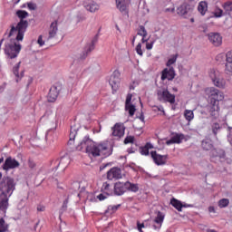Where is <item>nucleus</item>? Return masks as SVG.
Wrapping results in <instances>:
<instances>
[{"instance_id": "nucleus-29", "label": "nucleus", "mask_w": 232, "mask_h": 232, "mask_svg": "<svg viewBox=\"0 0 232 232\" xmlns=\"http://www.w3.org/2000/svg\"><path fill=\"white\" fill-rule=\"evenodd\" d=\"M184 117L188 122H191L193 119H195V113H193V111L191 110H185L184 111Z\"/></svg>"}, {"instance_id": "nucleus-5", "label": "nucleus", "mask_w": 232, "mask_h": 232, "mask_svg": "<svg viewBox=\"0 0 232 232\" xmlns=\"http://www.w3.org/2000/svg\"><path fill=\"white\" fill-rule=\"evenodd\" d=\"M158 101L161 102H169L175 104V94H171L168 89H160L157 92Z\"/></svg>"}, {"instance_id": "nucleus-8", "label": "nucleus", "mask_w": 232, "mask_h": 232, "mask_svg": "<svg viewBox=\"0 0 232 232\" xmlns=\"http://www.w3.org/2000/svg\"><path fill=\"white\" fill-rule=\"evenodd\" d=\"M150 156L156 166H165L168 162V155H160L157 151L152 150L150 151Z\"/></svg>"}, {"instance_id": "nucleus-34", "label": "nucleus", "mask_w": 232, "mask_h": 232, "mask_svg": "<svg viewBox=\"0 0 232 232\" xmlns=\"http://www.w3.org/2000/svg\"><path fill=\"white\" fill-rule=\"evenodd\" d=\"M177 59H179V54L172 55L167 62L166 66L169 68H171L172 64H175L177 63Z\"/></svg>"}, {"instance_id": "nucleus-27", "label": "nucleus", "mask_w": 232, "mask_h": 232, "mask_svg": "<svg viewBox=\"0 0 232 232\" xmlns=\"http://www.w3.org/2000/svg\"><path fill=\"white\" fill-rule=\"evenodd\" d=\"M150 150H153V144L146 143L144 147L140 148V153L141 155H150Z\"/></svg>"}, {"instance_id": "nucleus-63", "label": "nucleus", "mask_w": 232, "mask_h": 232, "mask_svg": "<svg viewBox=\"0 0 232 232\" xmlns=\"http://www.w3.org/2000/svg\"><path fill=\"white\" fill-rule=\"evenodd\" d=\"M207 232H217L215 229H208Z\"/></svg>"}, {"instance_id": "nucleus-43", "label": "nucleus", "mask_w": 232, "mask_h": 232, "mask_svg": "<svg viewBox=\"0 0 232 232\" xmlns=\"http://www.w3.org/2000/svg\"><path fill=\"white\" fill-rule=\"evenodd\" d=\"M136 53H138V55L142 57V55H143V53H142V44H138V45L136 46Z\"/></svg>"}, {"instance_id": "nucleus-58", "label": "nucleus", "mask_w": 232, "mask_h": 232, "mask_svg": "<svg viewBox=\"0 0 232 232\" xmlns=\"http://www.w3.org/2000/svg\"><path fill=\"white\" fill-rule=\"evenodd\" d=\"M23 77H24V71H22V72H20L18 80H19V79H23Z\"/></svg>"}, {"instance_id": "nucleus-51", "label": "nucleus", "mask_w": 232, "mask_h": 232, "mask_svg": "<svg viewBox=\"0 0 232 232\" xmlns=\"http://www.w3.org/2000/svg\"><path fill=\"white\" fill-rule=\"evenodd\" d=\"M144 227H146V223L137 222V229H142Z\"/></svg>"}, {"instance_id": "nucleus-59", "label": "nucleus", "mask_w": 232, "mask_h": 232, "mask_svg": "<svg viewBox=\"0 0 232 232\" xmlns=\"http://www.w3.org/2000/svg\"><path fill=\"white\" fill-rule=\"evenodd\" d=\"M141 43H146V44H147V43H148V39H146V37H142V39H141Z\"/></svg>"}, {"instance_id": "nucleus-7", "label": "nucleus", "mask_w": 232, "mask_h": 232, "mask_svg": "<svg viewBox=\"0 0 232 232\" xmlns=\"http://www.w3.org/2000/svg\"><path fill=\"white\" fill-rule=\"evenodd\" d=\"M109 84L112 89V92H117L119 86H121V72L117 70L113 72L109 80Z\"/></svg>"}, {"instance_id": "nucleus-54", "label": "nucleus", "mask_w": 232, "mask_h": 232, "mask_svg": "<svg viewBox=\"0 0 232 232\" xmlns=\"http://www.w3.org/2000/svg\"><path fill=\"white\" fill-rule=\"evenodd\" d=\"M225 72H227V73H229L230 75H232V65L225 68Z\"/></svg>"}, {"instance_id": "nucleus-61", "label": "nucleus", "mask_w": 232, "mask_h": 232, "mask_svg": "<svg viewBox=\"0 0 232 232\" xmlns=\"http://www.w3.org/2000/svg\"><path fill=\"white\" fill-rule=\"evenodd\" d=\"M129 153H135V150L133 149H128Z\"/></svg>"}, {"instance_id": "nucleus-48", "label": "nucleus", "mask_w": 232, "mask_h": 232, "mask_svg": "<svg viewBox=\"0 0 232 232\" xmlns=\"http://www.w3.org/2000/svg\"><path fill=\"white\" fill-rule=\"evenodd\" d=\"M110 189V183L104 182L102 186V191H108Z\"/></svg>"}, {"instance_id": "nucleus-20", "label": "nucleus", "mask_w": 232, "mask_h": 232, "mask_svg": "<svg viewBox=\"0 0 232 232\" xmlns=\"http://www.w3.org/2000/svg\"><path fill=\"white\" fill-rule=\"evenodd\" d=\"M201 148L204 151H211L213 150V140L209 138H206L201 141Z\"/></svg>"}, {"instance_id": "nucleus-57", "label": "nucleus", "mask_w": 232, "mask_h": 232, "mask_svg": "<svg viewBox=\"0 0 232 232\" xmlns=\"http://www.w3.org/2000/svg\"><path fill=\"white\" fill-rule=\"evenodd\" d=\"M44 209H45L44 206L39 205V206L37 207V211H44Z\"/></svg>"}, {"instance_id": "nucleus-17", "label": "nucleus", "mask_w": 232, "mask_h": 232, "mask_svg": "<svg viewBox=\"0 0 232 232\" xmlns=\"http://www.w3.org/2000/svg\"><path fill=\"white\" fill-rule=\"evenodd\" d=\"M112 135L113 137H123L124 136V125L121 123H116L112 127Z\"/></svg>"}, {"instance_id": "nucleus-31", "label": "nucleus", "mask_w": 232, "mask_h": 232, "mask_svg": "<svg viewBox=\"0 0 232 232\" xmlns=\"http://www.w3.org/2000/svg\"><path fill=\"white\" fill-rule=\"evenodd\" d=\"M19 68H21V62H18L14 67H13V73L16 77V82H19Z\"/></svg>"}, {"instance_id": "nucleus-1", "label": "nucleus", "mask_w": 232, "mask_h": 232, "mask_svg": "<svg viewBox=\"0 0 232 232\" xmlns=\"http://www.w3.org/2000/svg\"><path fill=\"white\" fill-rule=\"evenodd\" d=\"M76 150L78 151L84 150L89 157H110L112 153L111 148L108 147L107 142L95 143L90 139V136H85L78 144Z\"/></svg>"}, {"instance_id": "nucleus-24", "label": "nucleus", "mask_w": 232, "mask_h": 232, "mask_svg": "<svg viewBox=\"0 0 232 232\" xmlns=\"http://www.w3.org/2000/svg\"><path fill=\"white\" fill-rule=\"evenodd\" d=\"M117 8L120 10V12L125 13L128 10V1L126 0H116Z\"/></svg>"}, {"instance_id": "nucleus-21", "label": "nucleus", "mask_w": 232, "mask_h": 232, "mask_svg": "<svg viewBox=\"0 0 232 232\" xmlns=\"http://www.w3.org/2000/svg\"><path fill=\"white\" fill-rule=\"evenodd\" d=\"M188 10H189V5L183 4L178 7L177 14L178 15H180L181 17L186 18L187 17L186 15H188Z\"/></svg>"}, {"instance_id": "nucleus-23", "label": "nucleus", "mask_w": 232, "mask_h": 232, "mask_svg": "<svg viewBox=\"0 0 232 232\" xmlns=\"http://www.w3.org/2000/svg\"><path fill=\"white\" fill-rule=\"evenodd\" d=\"M84 7L88 12H91L92 14L97 12L99 10V5L95 3L94 1H90L88 4L84 5Z\"/></svg>"}, {"instance_id": "nucleus-52", "label": "nucleus", "mask_w": 232, "mask_h": 232, "mask_svg": "<svg viewBox=\"0 0 232 232\" xmlns=\"http://www.w3.org/2000/svg\"><path fill=\"white\" fill-rule=\"evenodd\" d=\"M153 44H155V42L147 43V44H146V48H147V50H152Z\"/></svg>"}, {"instance_id": "nucleus-18", "label": "nucleus", "mask_w": 232, "mask_h": 232, "mask_svg": "<svg viewBox=\"0 0 232 232\" xmlns=\"http://www.w3.org/2000/svg\"><path fill=\"white\" fill-rule=\"evenodd\" d=\"M97 41H99V36H94L90 45L86 47V49L83 52V58L88 57V53H92L93 50H95V44H97Z\"/></svg>"}, {"instance_id": "nucleus-56", "label": "nucleus", "mask_w": 232, "mask_h": 232, "mask_svg": "<svg viewBox=\"0 0 232 232\" xmlns=\"http://www.w3.org/2000/svg\"><path fill=\"white\" fill-rule=\"evenodd\" d=\"M165 12H171L172 14H174L175 13V7L166 8Z\"/></svg>"}, {"instance_id": "nucleus-62", "label": "nucleus", "mask_w": 232, "mask_h": 232, "mask_svg": "<svg viewBox=\"0 0 232 232\" xmlns=\"http://www.w3.org/2000/svg\"><path fill=\"white\" fill-rule=\"evenodd\" d=\"M228 139H232V129L230 130V132L228 134Z\"/></svg>"}, {"instance_id": "nucleus-64", "label": "nucleus", "mask_w": 232, "mask_h": 232, "mask_svg": "<svg viewBox=\"0 0 232 232\" xmlns=\"http://www.w3.org/2000/svg\"><path fill=\"white\" fill-rule=\"evenodd\" d=\"M37 226H39V221L37 223H35L34 229H37Z\"/></svg>"}, {"instance_id": "nucleus-26", "label": "nucleus", "mask_w": 232, "mask_h": 232, "mask_svg": "<svg viewBox=\"0 0 232 232\" xmlns=\"http://www.w3.org/2000/svg\"><path fill=\"white\" fill-rule=\"evenodd\" d=\"M170 204L171 206H173V208H175V209H177L178 211H182V208H184V205H182V202H180V200L173 198L170 200Z\"/></svg>"}, {"instance_id": "nucleus-60", "label": "nucleus", "mask_w": 232, "mask_h": 232, "mask_svg": "<svg viewBox=\"0 0 232 232\" xmlns=\"http://www.w3.org/2000/svg\"><path fill=\"white\" fill-rule=\"evenodd\" d=\"M140 120L141 121V122H144V114H141V115L140 116Z\"/></svg>"}, {"instance_id": "nucleus-11", "label": "nucleus", "mask_w": 232, "mask_h": 232, "mask_svg": "<svg viewBox=\"0 0 232 232\" xmlns=\"http://www.w3.org/2000/svg\"><path fill=\"white\" fill-rule=\"evenodd\" d=\"M173 81L175 79V69L173 67L165 68L161 72V81Z\"/></svg>"}, {"instance_id": "nucleus-53", "label": "nucleus", "mask_w": 232, "mask_h": 232, "mask_svg": "<svg viewBox=\"0 0 232 232\" xmlns=\"http://www.w3.org/2000/svg\"><path fill=\"white\" fill-rule=\"evenodd\" d=\"M143 224H145V227H148V226H151V224H153V221L151 222L150 219H147L143 222Z\"/></svg>"}, {"instance_id": "nucleus-50", "label": "nucleus", "mask_w": 232, "mask_h": 232, "mask_svg": "<svg viewBox=\"0 0 232 232\" xmlns=\"http://www.w3.org/2000/svg\"><path fill=\"white\" fill-rule=\"evenodd\" d=\"M37 43L40 46H44V41L43 40V35H39Z\"/></svg>"}, {"instance_id": "nucleus-16", "label": "nucleus", "mask_w": 232, "mask_h": 232, "mask_svg": "<svg viewBox=\"0 0 232 232\" xmlns=\"http://www.w3.org/2000/svg\"><path fill=\"white\" fill-rule=\"evenodd\" d=\"M77 131H79V126L71 125V131L69 134L68 145L72 146L75 143V137L77 136Z\"/></svg>"}, {"instance_id": "nucleus-46", "label": "nucleus", "mask_w": 232, "mask_h": 232, "mask_svg": "<svg viewBox=\"0 0 232 232\" xmlns=\"http://www.w3.org/2000/svg\"><path fill=\"white\" fill-rule=\"evenodd\" d=\"M27 7L29 10H37V4L29 2V3H27Z\"/></svg>"}, {"instance_id": "nucleus-33", "label": "nucleus", "mask_w": 232, "mask_h": 232, "mask_svg": "<svg viewBox=\"0 0 232 232\" xmlns=\"http://www.w3.org/2000/svg\"><path fill=\"white\" fill-rule=\"evenodd\" d=\"M16 15L17 17H19V19H21V21H24V19H26V17H28V12L24 11V10H18L16 11Z\"/></svg>"}, {"instance_id": "nucleus-32", "label": "nucleus", "mask_w": 232, "mask_h": 232, "mask_svg": "<svg viewBox=\"0 0 232 232\" xmlns=\"http://www.w3.org/2000/svg\"><path fill=\"white\" fill-rule=\"evenodd\" d=\"M137 35H140V37L148 36V31H146V27H144V25L139 26Z\"/></svg>"}, {"instance_id": "nucleus-42", "label": "nucleus", "mask_w": 232, "mask_h": 232, "mask_svg": "<svg viewBox=\"0 0 232 232\" xmlns=\"http://www.w3.org/2000/svg\"><path fill=\"white\" fill-rule=\"evenodd\" d=\"M223 14H224V11L220 8H216L214 12L215 17H222Z\"/></svg>"}, {"instance_id": "nucleus-44", "label": "nucleus", "mask_w": 232, "mask_h": 232, "mask_svg": "<svg viewBox=\"0 0 232 232\" xmlns=\"http://www.w3.org/2000/svg\"><path fill=\"white\" fill-rule=\"evenodd\" d=\"M35 166H37V164H35V161H34V160H32V159H29L28 160V167L31 169H35Z\"/></svg>"}, {"instance_id": "nucleus-47", "label": "nucleus", "mask_w": 232, "mask_h": 232, "mask_svg": "<svg viewBox=\"0 0 232 232\" xmlns=\"http://www.w3.org/2000/svg\"><path fill=\"white\" fill-rule=\"evenodd\" d=\"M134 140V138L132 136H128L124 140V144H131Z\"/></svg>"}, {"instance_id": "nucleus-28", "label": "nucleus", "mask_w": 232, "mask_h": 232, "mask_svg": "<svg viewBox=\"0 0 232 232\" xmlns=\"http://www.w3.org/2000/svg\"><path fill=\"white\" fill-rule=\"evenodd\" d=\"M57 21L55 22H53L51 24V26H50V30H49V37H55V35L57 34Z\"/></svg>"}, {"instance_id": "nucleus-13", "label": "nucleus", "mask_w": 232, "mask_h": 232, "mask_svg": "<svg viewBox=\"0 0 232 232\" xmlns=\"http://www.w3.org/2000/svg\"><path fill=\"white\" fill-rule=\"evenodd\" d=\"M164 222V214L160 211H158L157 217L152 220L153 229H160Z\"/></svg>"}, {"instance_id": "nucleus-3", "label": "nucleus", "mask_w": 232, "mask_h": 232, "mask_svg": "<svg viewBox=\"0 0 232 232\" xmlns=\"http://www.w3.org/2000/svg\"><path fill=\"white\" fill-rule=\"evenodd\" d=\"M14 191L15 188L12 182H8L6 186L2 187V193L0 194V211L2 213L6 214V209H8V200L12 195H14Z\"/></svg>"}, {"instance_id": "nucleus-12", "label": "nucleus", "mask_w": 232, "mask_h": 232, "mask_svg": "<svg viewBox=\"0 0 232 232\" xmlns=\"http://www.w3.org/2000/svg\"><path fill=\"white\" fill-rule=\"evenodd\" d=\"M208 41L214 45V46H220L222 44V36L218 33H209L208 34Z\"/></svg>"}, {"instance_id": "nucleus-35", "label": "nucleus", "mask_w": 232, "mask_h": 232, "mask_svg": "<svg viewBox=\"0 0 232 232\" xmlns=\"http://www.w3.org/2000/svg\"><path fill=\"white\" fill-rule=\"evenodd\" d=\"M218 208H220V209H223L224 208H227V206H229V200L227 198H221L218 202Z\"/></svg>"}, {"instance_id": "nucleus-38", "label": "nucleus", "mask_w": 232, "mask_h": 232, "mask_svg": "<svg viewBox=\"0 0 232 232\" xmlns=\"http://www.w3.org/2000/svg\"><path fill=\"white\" fill-rule=\"evenodd\" d=\"M229 66H232V51L227 53L225 68H229Z\"/></svg>"}, {"instance_id": "nucleus-6", "label": "nucleus", "mask_w": 232, "mask_h": 232, "mask_svg": "<svg viewBox=\"0 0 232 232\" xmlns=\"http://www.w3.org/2000/svg\"><path fill=\"white\" fill-rule=\"evenodd\" d=\"M209 77H210L213 84L216 85L217 88H225L226 80H224V78H222V76L220 75V72L218 71H215V69L210 70Z\"/></svg>"}, {"instance_id": "nucleus-36", "label": "nucleus", "mask_w": 232, "mask_h": 232, "mask_svg": "<svg viewBox=\"0 0 232 232\" xmlns=\"http://www.w3.org/2000/svg\"><path fill=\"white\" fill-rule=\"evenodd\" d=\"M211 130H212V133L214 135H217L218 133V131H220V130H222V127H220V123L218 122H214L211 125Z\"/></svg>"}, {"instance_id": "nucleus-49", "label": "nucleus", "mask_w": 232, "mask_h": 232, "mask_svg": "<svg viewBox=\"0 0 232 232\" xmlns=\"http://www.w3.org/2000/svg\"><path fill=\"white\" fill-rule=\"evenodd\" d=\"M131 97H132L131 94L127 95L126 102H125V106H128V105L131 104Z\"/></svg>"}, {"instance_id": "nucleus-19", "label": "nucleus", "mask_w": 232, "mask_h": 232, "mask_svg": "<svg viewBox=\"0 0 232 232\" xmlns=\"http://www.w3.org/2000/svg\"><path fill=\"white\" fill-rule=\"evenodd\" d=\"M11 182L14 185V188L15 189V186H17V183L15 182V179L13 178H10L8 176L4 177L0 181V191L3 193L2 188H5V186H8V183Z\"/></svg>"}, {"instance_id": "nucleus-9", "label": "nucleus", "mask_w": 232, "mask_h": 232, "mask_svg": "<svg viewBox=\"0 0 232 232\" xmlns=\"http://www.w3.org/2000/svg\"><path fill=\"white\" fill-rule=\"evenodd\" d=\"M20 163L15 159L12 157H8L5 159V163L2 168L5 171H8V169H15V168H19Z\"/></svg>"}, {"instance_id": "nucleus-39", "label": "nucleus", "mask_w": 232, "mask_h": 232, "mask_svg": "<svg viewBox=\"0 0 232 232\" xmlns=\"http://www.w3.org/2000/svg\"><path fill=\"white\" fill-rule=\"evenodd\" d=\"M125 110L129 111V115L130 117H133V115H135V111H136L135 105L133 104L125 105Z\"/></svg>"}, {"instance_id": "nucleus-10", "label": "nucleus", "mask_w": 232, "mask_h": 232, "mask_svg": "<svg viewBox=\"0 0 232 232\" xmlns=\"http://www.w3.org/2000/svg\"><path fill=\"white\" fill-rule=\"evenodd\" d=\"M108 180H119V179H122V171L119 168H112L107 172Z\"/></svg>"}, {"instance_id": "nucleus-41", "label": "nucleus", "mask_w": 232, "mask_h": 232, "mask_svg": "<svg viewBox=\"0 0 232 232\" xmlns=\"http://www.w3.org/2000/svg\"><path fill=\"white\" fill-rule=\"evenodd\" d=\"M66 209H68V198H66L63 202V205L61 207V211L62 212H64L66 211Z\"/></svg>"}, {"instance_id": "nucleus-15", "label": "nucleus", "mask_w": 232, "mask_h": 232, "mask_svg": "<svg viewBox=\"0 0 232 232\" xmlns=\"http://www.w3.org/2000/svg\"><path fill=\"white\" fill-rule=\"evenodd\" d=\"M57 97H59V91L57 90L56 85H53L48 93V102H55V101H57Z\"/></svg>"}, {"instance_id": "nucleus-25", "label": "nucleus", "mask_w": 232, "mask_h": 232, "mask_svg": "<svg viewBox=\"0 0 232 232\" xmlns=\"http://www.w3.org/2000/svg\"><path fill=\"white\" fill-rule=\"evenodd\" d=\"M198 11L199 12V14H201V15H206V12H208V2H199L198 5Z\"/></svg>"}, {"instance_id": "nucleus-55", "label": "nucleus", "mask_w": 232, "mask_h": 232, "mask_svg": "<svg viewBox=\"0 0 232 232\" xmlns=\"http://www.w3.org/2000/svg\"><path fill=\"white\" fill-rule=\"evenodd\" d=\"M208 211H209V213H217V210L215 209V207H209Z\"/></svg>"}, {"instance_id": "nucleus-4", "label": "nucleus", "mask_w": 232, "mask_h": 232, "mask_svg": "<svg viewBox=\"0 0 232 232\" xmlns=\"http://www.w3.org/2000/svg\"><path fill=\"white\" fill-rule=\"evenodd\" d=\"M126 191H130L131 193H137L139 191V184L131 183L130 181L121 182L118 181L114 184V195L121 197L124 195Z\"/></svg>"}, {"instance_id": "nucleus-37", "label": "nucleus", "mask_w": 232, "mask_h": 232, "mask_svg": "<svg viewBox=\"0 0 232 232\" xmlns=\"http://www.w3.org/2000/svg\"><path fill=\"white\" fill-rule=\"evenodd\" d=\"M223 10H225L226 14L232 12V1H227L223 4Z\"/></svg>"}, {"instance_id": "nucleus-2", "label": "nucleus", "mask_w": 232, "mask_h": 232, "mask_svg": "<svg viewBox=\"0 0 232 232\" xmlns=\"http://www.w3.org/2000/svg\"><path fill=\"white\" fill-rule=\"evenodd\" d=\"M205 95L208 97V105L207 106L208 111L213 119H218L220 107L218 102L224 101V93L215 87H208L205 90Z\"/></svg>"}, {"instance_id": "nucleus-45", "label": "nucleus", "mask_w": 232, "mask_h": 232, "mask_svg": "<svg viewBox=\"0 0 232 232\" xmlns=\"http://www.w3.org/2000/svg\"><path fill=\"white\" fill-rule=\"evenodd\" d=\"M97 198L100 201L106 200V198H108V193H102V194L97 196Z\"/></svg>"}, {"instance_id": "nucleus-22", "label": "nucleus", "mask_w": 232, "mask_h": 232, "mask_svg": "<svg viewBox=\"0 0 232 232\" xmlns=\"http://www.w3.org/2000/svg\"><path fill=\"white\" fill-rule=\"evenodd\" d=\"M184 139V135L176 134L170 140H167L166 144L170 146V144H180Z\"/></svg>"}, {"instance_id": "nucleus-40", "label": "nucleus", "mask_w": 232, "mask_h": 232, "mask_svg": "<svg viewBox=\"0 0 232 232\" xmlns=\"http://www.w3.org/2000/svg\"><path fill=\"white\" fill-rule=\"evenodd\" d=\"M8 231V225L5 221V218H0V232H6Z\"/></svg>"}, {"instance_id": "nucleus-14", "label": "nucleus", "mask_w": 232, "mask_h": 232, "mask_svg": "<svg viewBox=\"0 0 232 232\" xmlns=\"http://www.w3.org/2000/svg\"><path fill=\"white\" fill-rule=\"evenodd\" d=\"M210 159H218V160H222V159H226V151L221 149H215L213 148L210 150Z\"/></svg>"}, {"instance_id": "nucleus-30", "label": "nucleus", "mask_w": 232, "mask_h": 232, "mask_svg": "<svg viewBox=\"0 0 232 232\" xmlns=\"http://www.w3.org/2000/svg\"><path fill=\"white\" fill-rule=\"evenodd\" d=\"M119 208H121V205L109 206L105 210V215H113V213L119 209Z\"/></svg>"}]
</instances>
